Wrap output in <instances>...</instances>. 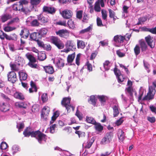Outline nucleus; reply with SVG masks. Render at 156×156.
<instances>
[{
  "label": "nucleus",
  "mask_w": 156,
  "mask_h": 156,
  "mask_svg": "<svg viewBox=\"0 0 156 156\" xmlns=\"http://www.w3.org/2000/svg\"><path fill=\"white\" fill-rule=\"evenodd\" d=\"M36 139L40 144H44L46 142L47 136L45 134L41 133L38 135V137H37Z\"/></svg>",
  "instance_id": "obj_11"
},
{
  "label": "nucleus",
  "mask_w": 156,
  "mask_h": 156,
  "mask_svg": "<svg viewBox=\"0 0 156 156\" xmlns=\"http://www.w3.org/2000/svg\"><path fill=\"white\" fill-rule=\"evenodd\" d=\"M94 138L92 137L91 139L89 140L88 141L87 143V144L85 146V148H87L89 149L91 147L92 145L94 143Z\"/></svg>",
  "instance_id": "obj_41"
},
{
  "label": "nucleus",
  "mask_w": 156,
  "mask_h": 156,
  "mask_svg": "<svg viewBox=\"0 0 156 156\" xmlns=\"http://www.w3.org/2000/svg\"><path fill=\"white\" fill-rule=\"evenodd\" d=\"M30 24L33 27H38L40 23L37 20L35 19L31 22Z\"/></svg>",
  "instance_id": "obj_50"
},
{
  "label": "nucleus",
  "mask_w": 156,
  "mask_h": 156,
  "mask_svg": "<svg viewBox=\"0 0 156 156\" xmlns=\"http://www.w3.org/2000/svg\"><path fill=\"white\" fill-rule=\"evenodd\" d=\"M92 25H90L89 26L87 27V28L84 29L82 30H81L80 32V34H84L86 32H90V31L92 30Z\"/></svg>",
  "instance_id": "obj_44"
},
{
  "label": "nucleus",
  "mask_w": 156,
  "mask_h": 156,
  "mask_svg": "<svg viewBox=\"0 0 156 156\" xmlns=\"http://www.w3.org/2000/svg\"><path fill=\"white\" fill-rule=\"evenodd\" d=\"M30 85L31 87L33 88L34 91L36 92L37 91V89L35 84L33 81H31L30 83Z\"/></svg>",
  "instance_id": "obj_63"
},
{
  "label": "nucleus",
  "mask_w": 156,
  "mask_h": 156,
  "mask_svg": "<svg viewBox=\"0 0 156 156\" xmlns=\"http://www.w3.org/2000/svg\"><path fill=\"white\" fill-rule=\"evenodd\" d=\"M25 56L29 60L28 65L31 68L34 69L37 68V64L35 63L36 62V60L35 57L29 53H27Z\"/></svg>",
  "instance_id": "obj_3"
},
{
  "label": "nucleus",
  "mask_w": 156,
  "mask_h": 156,
  "mask_svg": "<svg viewBox=\"0 0 156 156\" xmlns=\"http://www.w3.org/2000/svg\"><path fill=\"white\" fill-rule=\"evenodd\" d=\"M139 44L142 51H146L147 48V46L145 41L140 40L139 41Z\"/></svg>",
  "instance_id": "obj_27"
},
{
  "label": "nucleus",
  "mask_w": 156,
  "mask_h": 156,
  "mask_svg": "<svg viewBox=\"0 0 156 156\" xmlns=\"http://www.w3.org/2000/svg\"><path fill=\"white\" fill-rule=\"evenodd\" d=\"M19 74L21 80H25L27 78V73L22 72L20 73L19 72Z\"/></svg>",
  "instance_id": "obj_36"
},
{
  "label": "nucleus",
  "mask_w": 156,
  "mask_h": 156,
  "mask_svg": "<svg viewBox=\"0 0 156 156\" xmlns=\"http://www.w3.org/2000/svg\"><path fill=\"white\" fill-rule=\"evenodd\" d=\"M37 18L38 21L43 24H45L48 23L49 21L48 17L47 16H44L41 14L37 16Z\"/></svg>",
  "instance_id": "obj_7"
},
{
  "label": "nucleus",
  "mask_w": 156,
  "mask_h": 156,
  "mask_svg": "<svg viewBox=\"0 0 156 156\" xmlns=\"http://www.w3.org/2000/svg\"><path fill=\"white\" fill-rule=\"evenodd\" d=\"M41 0H30V2L32 6V7L30 10H33L34 9V7L38 5L41 2Z\"/></svg>",
  "instance_id": "obj_28"
},
{
  "label": "nucleus",
  "mask_w": 156,
  "mask_h": 156,
  "mask_svg": "<svg viewBox=\"0 0 156 156\" xmlns=\"http://www.w3.org/2000/svg\"><path fill=\"white\" fill-rule=\"evenodd\" d=\"M57 35L60 37L66 38L69 35V32L66 29H62L55 32Z\"/></svg>",
  "instance_id": "obj_8"
},
{
  "label": "nucleus",
  "mask_w": 156,
  "mask_h": 156,
  "mask_svg": "<svg viewBox=\"0 0 156 156\" xmlns=\"http://www.w3.org/2000/svg\"><path fill=\"white\" fill-rule=\"evenodd\" d=\"M61 15L62 17L65 19H70L72 17L73 12L70 10L65 9L62 11Z\"/></svg>",
  "instance_id": "obj_6"
},
{
  "label": "nucleus",
  "mask_w": 156,
  "mask_h": 156,
  "mask_svg": "<svg viewBox=\"0 0 156 156\" xmlns=\"http://www.w3.org/2000/svg\"><path fill=\"white\" fill-rule=\"evenodd\" d=\"M50 42L56 47L58 49H61L64 47L63 42L58 37L52 36L50 38Z\"/></svg>",
  "instance_id": "obj_1"
},
{
  "label": "nucleus",
  "mask_w": 156,
  "mask_h": 156,
  "mask_svg": "<svg viewBox=\"0 0 156 156\" xmlns=\"http://www.w3.org/2000/svg\"><path fill=\"white\" fill-rule=\"evenodd\" d=\"M117 78L118 79V82L120 83L124 81L126 79L122 75H120Z\"/></svg>",
  "instance_id": "obj_58"
},
{
  "label": "nucleus",
  "mask_w": 156,
  "mask_h": 156,
  "mask_svg": "<svg viewBox=\"0 0 156 156\" xmlns=\"http://www.w3.org/2000/svg\"><path fill=\"white\" fill-rule=\"evenodd\" d=\"M29 30L27 29H24L21 30L20 35L21 38L27 39L29 35Z\"/></svg>",
  "instance_id": "obj_17"
},
{
  "label": "nucleus",
  "mask_w": 156,
  "mask_h": 156,
  "mask_svg": "<svg viewBox=\"0 0 156 156\" xmlns=\"http://www.w3.org/2000/svg\"><path fill=\"white\" fill-rule=\"evenodd\" d=\"M10 109L9 105L5 102L0 103V110L3 112H6Z\"/></svg>",
  "instance_id": "obj_14"
},
{
  "label": "nucleus",
  "mask_w": 156,
  "mask_h": 156,
  "mask_svg": "<svg viewBox=\"0 0 156 156\" xmlns=\"http://www.w3.org/2000/svg\"><path fill=\"white\" fill-rule=\"evenodd\" d=\"M126 38L124 36L121 35H117L114 37L113 41L116 44L122 43Z\"/></svg>",
  "instance_id": "obj_9"
},
{
  "label": "nucleus",
  "mask_w": 156,
  "mask_h": 156,
  "mask_svg": "<svg viewBox=\"0 0 156 156\" xmlns=\"http://www.w3.org/2000/svg\"><path fill=\"white\" fill-rule=\"evenodd\" d=\"M134 51L136 56L138 55L140 53V47L138 45H136L134 48Z\"/></svg>",
  "instance_id": "obj_47"
},
{
  "label": "nucleus",
  "mask_w": 156,
  "mask_h": 156,
  "mask_svg": "<svg viewBox=\"0 0 156 156\" xmlns=\"http://www.w3.org/2000/svg\"><path fill=\"white\" fill-rule=\"evenodd\" d=\"M71 98H70L65 97L63 98L61 102V104L63 106L65 107L69 112L71 111L70 108H71L72 110L74 111L75 107L70 105Z\"/></svg>",
  "instance_id": "obj_2"
},
{
  "label": "nucleus",
  "mask_w": 156,
  "mask_h": 156,
  "mask_svg": "<svg viewBox=\"0 0 156 156\" xmlns=\"http://www.w3.org/2000/svg\"><path fill=\"white\" fill-rule=\"evenodd\" d=\"M123 118H120V119L116 120L115 123L116 126H117L121 125L124 121V120L122 119Z\"/></svg>",
  "instance_id": "obj_60"
},
{
  "label": "nucleus",
  "mask_w": 156,
  "mask_h": 156,
  "mask_svg": "<svg viewBox=\"0 0 156 156\" xmlns=\"http://www.w3.org/2000/svg\"><path fill=\"white\" fill-rule=\"evenodd\" d=\"M8 81L12 83H14L17 80L16 73L13 71L9 72L7 74Z\"/></svg>",
  "instance_id": "obj_5"
},
{
  "label": "nucleus",
  "mask_w": 156,
  "mask_h": 156,
  "mask_svg": "<svg viewBox=\"0 0 156 156\" xmlns=\"http://www.w3.org/2000/svg\"><path fill=\"white\" fill-rule=\"evenodd\" d=\"M50 108L47 106L44 107L42 109L41 113V117L47 116L50 112Z\"/></svg>",
  "instance_id": "obj_12"
},
{
  "label": "nucleus",
  "mask_w": 156,
  "mask_h": 156,
  "mask_svg": "<svg viewBox=\"0 0 156 156\" xmlns=\"http://www.w3.org/2000/svg\"><path fill=\"white\" fill-rule=\"evenodd\" d=\"M145 39L148 45L151 48H153L154 47L155 43L154 42L152 37L149 35L145 37Z\"/></svg>",
  "instance_id": "obj_10"
},
{
  "label": "nucleus",
  "mask_w": 156,
  "mask_h": 156,
  "mask_svg": "<svg viewBox=\"0 0 156 156\" xmlns=\"http://www.w3.org/2000/svg\"><path fill=\"white\" fill-rule=\"evenodd\" d=\"M126 91L131 96H133V87H128L125 89Z\"/></svg>",
  "instance_id": "obj_40"
},
{
  "label": "nucleus",
  "mask_w": 156,
  "mask_h": 156,
  "mask_svg": "<svg viewBox=\"0 0 156 156\" xmlns=\"http://www.w3.org/2000/svg\"><path fill=\"white\" fill-rule=\"evenodd\" d=\"M114 71L115 74L116 75V77H118L120 75H122L120 71L116 67H115L114 69Z\"/></svg>",
  "instance_id": "obj_57"
},
{
  "label": "nucleus",
  "mask_w": 156,
  "mask_h": 156,
  "mask_svg": "<svg viewBox=\"0 0 156 156\" xmlns=\"http://www.w3.org/2000/svg\"><path fill=\"white\" fill-rule=\"evenodd\" d=\"M43 11L44 12L53 14L55 12L56 10L54 7L44 6L43 7Z\"/></svg>",
  "instance_id": "obj_15"
},
{
  "label": "nucleus",
  "mask_w": 156,
  "mask_h": 156,
  "mask_svg": "<svg viewBox=\"0 0 156 156\" xmlns=\"http://www.w3.org/2000/svg\"><path fill=\"white\" fill-rule=\"evenodd\" d=\"M8 147L7 144L5 142H2L0 145V149L2 150H5Z\"/></svg>",
  "instance_id": "obj_53"
},
{
  "label": "nucleus",
  "mask_w": 156,
  "mask_h": 156,
  "mask_svg": "<svg viewBox=\"0 0 156 156\" xmlns=\"http://www.w3.org/2000/svg\"><path fill=\"white\" fill-rule=\"evenodd\" d=\"M38 32H33L30 34V38L31 40L37 41V40L41 39V36Z\"/></svg>",
  "instance_id": "obj_16"
},
{
  "label": "nucleus",
  "mask_w": 156,
  "mask_h": 156,
  "mask_svg": "<svg viewBox=\"0 0 156 156\" xmlns=\"http://www.w3.org/2000/svg\"><path fill=\"white\" fill-rule=\"evenodd\" d=\"M108 11L109 13V17L111 18H112L113 20L114 21H115L116 20V18H115V17H117L115 16V12L110 9H109Z\"/></svg>",
  "instance_id": "obj_33"
},
{
  "label": "nucleus",
  "mask_w": 156,
  "mask_h": 156,
  "mask_svg": "<svg viewBox=\"0 0 156 156\" xmlns=\"http://www.w3.org/2000/svg\"><path fill=\"white\" fill-rule=\"evenodd\" d=\"M113 136V134L112 133L110 132L106 133L105 137L106 138L108 142L109 143L112 140V139Z\"/></svg>",
  "instance_id": "obj_42"
},
{
  "label": "nucleus",
  "mask_w": 156,
  "mask_h": 156,
  "mask_svg": "<svg viewBox=\"0 0 156 156\" xmlns=\"http://www.w3.org/2000/svg\"><path fill=\"white\" fill-rule=\"evenodd\" d=\"M101 15L102 19L105 20H106L107 16L106 11L103 9H102Z\"/></svg>",
  "instance_id": "obj_55"
},
{
  "label": "nucleus",
  "mask_w": 156,
  "mask_h": 156,
  "mask_svg": "<svg viewBox=\"0 0 156 156\" xmlns=\"http://www.w3.org/2000/svg\"><path fill=\"white\" fill-rule=\"evenodd\" d=\"M41 132L39 130L31 132V136L32 137H38V135Z\"/></svg>",
  "instance_id": "obj_49"
},
{
  "label": "nucleus",
  "mask_w": 156,
  "mask_h": 156,
  "mask_svg": "<svg viewBox=\"0 0 156 156\" xmlns=\"http://www.w3.org/2000/svg\"><path fill=\"white\" fill-rule=\"evenodd\" d=\"M97 98L101 103H105L107 99V97L104 95H98Z\"/></svg>",
  "instance_id": "obj_39"
},
{
  "label": "nucleus",
  "mask_w": 156,
  "mask_h": 156,
  "mask_svg": "<svg viewBox=\"0 0 156 156\" xmlns=\"http://www.w3.org/2000/svg\"><path fill=\"white\" fill-rule=\"evenodd\" d=\"M45 72L49 74H52L54 72V69L52 66H46L44 67Z\"/></svg>",
  "instance_id": "obj_19"
},
{
  "label": "nucleus",
  "mask_w": 156,
  "mask_h": 156,
  "mask_svg": "<svg viewBox=\"0 0 156 156\" xmlns=\"http://www.w3.org/2000/svg\"><path fill=\"white\" fill-rule=\"evenodd\" d=\"M101 8L100 5V1L98 0L95 3L94 6V10L96 12H100Z\"/></svg>",
  "instance_id": "obj_37"
},
{
  "label": "nucleus",
  "mask_w": 156,
  "mask_h": 156,
  "mask_svg": "<svg viewBox=\"0 0 156 156\" xmlns=\"http://www.w3.org/2000/svg\"><path fill=\"white\" fill-rule=\"evenodd\" d=\"M118 136L120 141H122L124 140L125 138L124 133L121 129H119L118 132Z\"/></svg>",
  "instance_id": "obj_20"
},
{
  "label": "nucleus",
  "mask_w": 156,
  "mask_h": 156,
  "mask_svg": "<svg viewBox=\"0 0 156 156\" xmlns=\"http://www.w3.org/2000/svg\"><path fill=\"white\" fill-rule=\"evenodd\" d=\"M75 57V53L74 52L68 55L67 57V62L68 63H72Z\"/></svg>",
  "instance_id": "obj_23"
},
{
  "label": "nucleus",
  "mask_w": 156,
  "mask_h": 156,
  "mask_svg": "<svg viewBox=\"0 0 156 156\" xmlns=\"http://www.w3.org/2000/svg\"><path fill=\"white\" fill-rule=\"evenodd\" d=\"M94 128L96 131L101 132L103 129V126L99 123H95L94 125Z\"/></svg>",
  "instance_id": "obj_24"
},
{
  "label": "nucleus",
  "mask_w": 156,
  "mask_h": 156,
  "mask_svg": "<svg viewBox=\"0 0 156 156\" xmlns=\"http://www.w3.org/2000/svg\"><path fill=\"white\" fill-rule=\"evenodd\" d=\"M155 93L153 94H151L148 92L147 95L145 96L142 99L143 101L150 100L153 99L154 98V96Z\"/></svg>",
  "instance_id": "obj_22"
},
{
  "label": "nucleus",
  "mask_w": 156,
  "mask_h": 156,
  "mask_svg": "<svg viewBox=\"0 0 156 156\" xmlns=\"http://www.w3.org/2000/svg\"><path fill=\"white\" fill-rule=\"evenodd\" d=\"M86 121L88 123L94 125L96 122L93 118H86Z\"/></svg>",
  "instance_id": "obj_48"
},
{
  "label": "nucleus",
  "mask_w": 156,
  "mask_h": 156,
  "mask_svg": "<svg viewBox=\"0 0 156 156\" xmlns=\"http://www.w3.org/2000/svg\"><path fill=\"white\" fill-rule=\"evenodd\" d=\"M10 25H7L4 28V30L6 32H9L16 29V28L15 27H11L10 26Z\"/></svg>",
  "instance_id": "obj_35"
},
{
  "label": "nucleus",
  "mask_w": 156,
  "mask_h": 156,
  "mask_svg": "<svg viewBox=\"0 0 156 156\" xmlns=\"http://www.w3.org/2000/svg\"><path fill=\"white\" fill-rule=\"evenodd\" d=\"M20 22V19L18 17H16L11 19L7 24V25H11L15 23H18Z\"/></svg>",
  "instance_id": "obj_30"
},
{
  "label": "nucleus",
  "mask_w": 156,
  "mask_h": 156,
  "mask_svg": "<svg viewBox=\"0 0 156 156\" xmlns=\"http://www.w3.org/2000/svg\"><path fill=\"white\" fill-rule=\"evenodd\" d=\"M64 60L60 58L58 60L57 62L56 65L58 68L63 67L64 65Z\"/></svg>",
  "instance_id": "obj_34"
},
{
  "label": "nucleus",
  "mask_w": 156,
  "mask_h": 156,
  "mask_svg": "<svg viewBox=\"0 0 156 156\" xmlns=\"http://www.w3.org/2000/svg\"><path fill=\"white\" fill-rule=\"evenodd\" d=\"M10 67L12 70L16 71H17L19 70V68L15 64H10Z\"/></svg>",
  "instance_id": "obj_61"
},
{
  "label": "nucleus",
  "mask_w": 156,
  "mask_h": 156,
  "mask_svg": "<svg viewBox=\"0 0 156 156\" xmlns=\"http://www.w3.org/2000/svg\"><path fill=\"white\" fill-rule=\"evenodd\" d=\"M80 54H78L77 55L76 58V63L78 66H79L80 64Z\"/></svg>",
  "instance_id": "obj_64"
},
{
  "label": "nucleus",
  "mask_w": 156,
  "mask_h": 156,
  "mask_svg": "<svg viewBox=\"0 0 156 156\" xmlns=\"http://www.w3.org/2000/svg\"><path fill=\"white\" fill-rule=\"evenodd\" d=\"M18 39V36L15 33H13L10 36L7 34L6 40L9 41H16Z\"/></svg>",
  "instance_id": "obj_21"
},
{
  "label": "nucleus",
  "mask_w": 156,
  "mask_h": 156,
  "mask_svg": "<svg viewBox=\"0 0 156 156\" xmlns=\"http://www.w3.org/2000/svg\"><path fill=\"white\" fill-rule=\"evenodd\" d=\"M13 154H15L16 153L20 151V148L19 147L16 145H14L12 147Z\"/></svg>",
  "instance_id": "obj_46"
},
{
  "label": "nucleus",
  "mask_w": 156,
  "mask_h": 156,
  "mask_svg": "<svg viewBox=\"0 0 156 156\" xmlns=\"http://www.w3.org/2000/svg\"><path fill=\"white\" fill-rule=\"evenodd\" d=\"M7 34L4 33L2 30H0V39L4 40L5 38L6 40Z\"/></svg>",
  "instance_id": "obj_45"
},
{
  "label": "nucleus",
  "mask_w": 156,
  "mask_h": 156,
  "mask_svg": "<svg viewBox=\"0 0 156 156\" xmlns=\"http://www.w3.org/2000/svg\"><path fill=\"white\" fill-rule=\"evenodd\" d=\"M97 100L94 95H91L90 97L89 100H88L89 102H90V104L94 106H95L96 105Z\"/></svg>",
  "instance_id": "obj_31"
},
{
  "label": "nucleus",
  "mask_w": 156,
  "mask_h": 156,
  "mask_svg": "<svg viewBox=\"0 0 156 156\" xmlns=\"http://www.w3.org/2000/svg\"><path fill=\"white\" fill-rule=\"evenodd\" d=\"M116 53L117 55L120 58L123 57L125 56V53L121 52L120 49L116 51Z\"/></svg>",
  "instance_id": "obj_59"
},
{
  "label": "nucleus",
  "mask_w": 156,
  "mask_h": 156,
  "mask_svg": "<svg viewBox=\"0 0 156 156\" xmlns=\"http://www.w3.org/2000/svg\"><path fill=\"white\" fill-rule=\"evenodd\" d=\"M41 98L43 103H45L47 102L48 100L47 94H43L41 96Z\"/></svg>",
  "instance_id": "obj_51"
},
{
  "label": "nucleus",
  "mask_w": 156,
  "mask_h": 156,
  "mask_svg": "<svg viewBox=\"0 0 156 156\" xmlns=\"http://www.w3.org/2000/svg\"><path fill=\"white\" fill-rule=\"evenodd\" d=\"M15 105L16 107L20 108H26V107L24 106V103L23 102H16L15 103Z\"/></svg>",
  "instance_id": "obj_54"
},
{
  "label": "nucleus",
  "mask_w": 156,
  "mask_h": 156,
  "mask_svg": "<svg viewBox=\"0 0 156 156\" xmlns=\"http://www.w3.org/2000/svg\"><path fill=\"white\" fill-rule=\"evenodd\" d=\"M12 16L9 13L3 14L0 16V21L2 23H4L8 20L11 19Z\"/></svg>",
  "instance_id": "obj_13"
},
{
  "label": "nucleus",
  "mask_w": 156,
  "mask_h": 156,
  "mask_svg": "<svg viewBox=\"0 0 156 156\" xmlns=\"http://www.w3.org/2000/svg\"><path fill=\"white\" fill-rule=\"evenodd\" d=\"M113 111V115L114 117L118 116L119 114L120 108L118 106L114 105L112 108Z\"/></svg>",
  "instance_id": "obj_25"
},
{
  "label": "nucleus",
  "mask_w": 156,
  "mask_h": 156,
  "mask_svg": "<svg viewBox=\"0 0 156 156\" xmlns=\"http://www.w3.org/2000/svg\"><path fill=\"white\" fill-rule=\"evenodd\" d=\"M14 96L15 98L21 100H23L24 99V95L21 93L16 92L14 94Z\"/></svg>",
  "instance_id": "obj_29"
},
{
  "label": "nucleus",
  "mask_w": 156,
  "mask_h": 156,
  "mask_svg": "<svg viewBox=\"0 0 156 156\" xmlns=\"http://www.w3.org/2000/svg\"><path fill=\"white\" fill-rule=\"evenodd\" d=\"M43 48L47 51H50L51 50L52 47L50 44H44V46Z\"/></svg>",
  "instance_id": "obj_52"
},
{
  "label": "nucleus",
  "mask_w": 156,
  "mask_h": 156,
  "mask_svg": "<svg viewBox=\"0 0 156 156\" xmlns=\"http://www.w3.org/2000/svg\"><path fill=\"white\" fill-rule=\"evenodd\" d=\"M19 3H20L19 5V11L23 12L26 14L31 12L30 9H28L23 6V5H26L28 4V1L27 0H20Z\"/></svg>",
  "instance_id": "obj_4"
},
{
  "label": "nucleus",
  "mask_w": 156,
  "mask_h": 156,
  "mask_svg": "<svg viewBox=\"0 0 156 156\" xmlns=\"http://www.w3.org/2000/svg\"><path fill=\"white\" fill-rule=\"evenodd\" d=\"M77 46L78 48L83 49L85 47V43L83 41L77 40Z\"/></svg>",
  "instance_id": "obj_32"
},
{
  "label": "nucleus",
  "mask_w": 156,
  "mask_h": 156,
  "mask_svg": "<svg viewBox=\"0 0 156 156\" xmlns=\"http://www.w3.org/2000/svg\"><path fill=\"white\" fill-rule=\"evenodd\" d=\"M83 11L82 10H79L76 12V18L79 19H81L82 17Z\"/></svg>",
  "instance_id": "obj_56"
},
{
  "label": "nucleus",
  "mask_w": 156,
  "mask_h": 156,
  "mask_svg": "<svg viewBox=\"0 0 156 156\" xmlns=\"http://www.w3.org/2000/svg\"><path fill=\"white\" fill-rule=\"evenodd\" d=\"M67 24L69 27L71 29L75 28V24L72 19H70L68 21Z\"/></svg>",
  "instance_id": "obj_43"
},
{
  "label": "nucleus",
  "mask_w": 156,
  "mask_h": 156,
  "mask_svg": "<svg viewBox=\"0 0 156 156\" xmlns=\"http://www.w3.org/2000/svg\"><path fill=\"white\" fill-rule=\"evenodd\" d=\"M67 48H69L72 50L75 49V44L73 41L72 40L67 41L65 44Z\"/></svg>",
  "instance_id": "obj_18"
},
{
  "label": "nucleus",
  "mask_w": 156,
  "mask_h": 156,
  "mask_svg": "<svg viewBox=\"0 0 156 156\" xmlns=\"http://www.w3.org/2000/svg\"><path fill=\"white\" fill-rule=\"evenodd\" d=\"M38 54V59L40 61H42L46 58V56L44 51H41Z\"/></svg>",
  "instance_id": "obj_26"
},
{
  "label": "nucleus",
  "mask_w": 156,
  "mask_h": 156,
  "mask_svg": "<svg viewBox=\"0 0 156 156\" xmlns=\"http://www.w3.org/2000/svg\"><path fill=\"white\" fill-rule=\"evenodd\" d=\"M97 23L98 26L101 27L103 26V25L102 24V21L101 19L99 17L97 18Z\"/></svg>",
  "instance_id": "obj_62"
},
{
  "label": "nucleus",
  "mask_w": 156,
  "mask_h": 156,
  "mask_svg": "<svg viewBox=\"0 0 156 156\" xmlns=\"http://www.w3.org/2000/svg\"><path fill=\"white\" fill-rule=\"evenodd\" d=\"M48 31L47 29L45 28H42L41 29L38 31L39 35L41 36V37L45 35L47 33Z\"/></svg>",
  "instance_id": "obj_38"
}]
</instances>
